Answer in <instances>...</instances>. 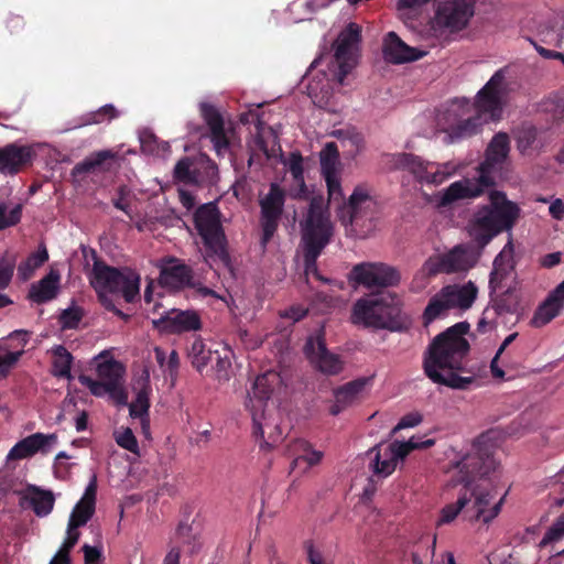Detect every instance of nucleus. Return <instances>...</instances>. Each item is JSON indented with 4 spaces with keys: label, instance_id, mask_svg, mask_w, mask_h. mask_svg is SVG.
<instances>
[{
    "label": "nucleus",
    "instance_id": "nucleus-1",
    "mask_svg": "<svg viewBox=\"0 0 564 564\" xmlns=\"http://www.w3.org/2000/svg\"><path fill=\"white\" fill-rule=\"evenodd\" d=\"M499 430H489L477 437L469 452H447L446 473L452 485H463L469 502L464 517L469 521L490 523L501 511L506 495L498 496L497 488L486 479L499 469L494 452L502 443Z\"/></svg>",
    "mask_w": 564,
    "mask_h": 564
},
{
    "label": "nucleus",
    "instance_id": "nucleus-2",
    "mask_svg": "<svg viewBox=\"0 0 564 564\" xmlns=\"http://www.w3.org/2000/svg\"><path fill=\"white\" fill-rule=\"evenodd\" d=\"M509 67L498 69L478 91L475 102L457 98L437 113V127L446 134L447 143L470 137L477 133L484 123L501 117L509 93Z\"/></svg>",
    "mask_w": 564,
    "mask_h": 564
},
{
    "label": "nucleus",
    "instance_id": "nucleus-3",
    "mask_svg": "<svg viewBox=\"0 0 564 564\" xmlns=\"http://www.w3.org/2000/svg\"><path fill=\"white\" fill-rule=\"evenodd\" d=\"M361 28L349 23L338 35L334 44V54L321 55L311 64L305 79L307 95L318 108L338 112L343 108L340 91L335 85L343 86L345 77L357 64Z\"/></svg>",
    "mask_w": 564,
    "mask_h": 564
},
{
    "label": "nucleus",
    "instance_id": "nucleus-4",
    "mask_svg": "<svg viewBox=\"0 0 564 564\" xmlns=\"http://www.w3.org/2000/svg\"><path fill=\"white\" fill-rule=\"evenodd\" d=\"M468 333L469 324L460 322L437 335L430 344L423 368L432 382L459 390L467 389L473 382L471 376L460 375L465 371L464 361L469 351Z\"/></svg>",
    "mask_w": 564,
    "mask_h": 564
},
{
    "label": "nucleus",
    "instance_id": "nucleus-5",
    "mask_svg": "<svg viewBox=\"0 0 564 564\" xmlns=\"http://www.w3.org/2000/svg\"><path fill=\"white\" fill-rule=\"evenodd\" d=\"M509 153V138L506 133H497L490 141L486 160L479 165L477 176L452 183L446 188L435 193L430 202L437 208H444L462 199L476 198L494 184V173L506 160Z\"/></svg>",
    "mask_w": 564,
    "mask_h": 564
},
{
    "label": "nucleus",
    "instance_id": "nucleus-6",
    "mask_svg": "<svg viewBox=\"0 0 564 564\" xmlns=\"http://www.w3.org/2000/svg\"><path fill=\"white\" fill-rule=\"evenodd\" d=\"M282 383L280 375L267 371L256 378L248 390L245 402L253 425V434L260 440V446L271 447L282 440V431L274 415V408L270 406L271 393Z\"/></svg>",
    "mask_w": 564,
    "mask_h": 564
},
{
    "label": "nucleus",
    "instance_id": "nucleus-7",
    "mask_svg": "<svg viewBox=\"0 0 564 564\" xmlns=\"http://www.w3.org/2000/svg\"><path fill=\"white\" fill-rule=\"evenodd\" d=\"M89 281L102 305L123 317L115 304V297L121 295L126 302H133L140 293V275L131 269H116L95 261Z\"/></svg>",
    "mask_w": 564,
    "mask_h": 564
},
{
    "label": "nucleus",
    "instance_id": "nucleus-8",
    "mask_svg": "<svg viewBox=\"0 0 564 564\" xmlns=\"http://www.w3.org/2000/svg\"><path fill=\"white\" fill-rule=\"evenodd\" d=\"M519 207L500 192L490 193V206L477 210L470 224V236L481 246L502 230H510L519 217Z\"/></svg>",
    "mask_w": 564,
    "mask_h": 564
},
{
    "label": "nucleus",
    "instance_id": "nucleus-9",
    "mask_svg": "<svg viewBox=\"0 0 564 564\" xmlns=\"http://www.w3.org/2000/svg\"><path fill=\"white\" fill-rule=\"evenodd\" d=\"M302 245L305 258V273L316 272V259L333 236V224L322 197H314L305 218L301 221Z\"/></svg>",
    "mask_w": 564,
    "mask_h": 564
},
{
    "label": "nucleus",
    "instance_id": "nucleus-10",
    "mask_svg": "<svg viewBox=\"0 0 564 564\" xmlns=\"http://www.w3.org/2000/svg\"><path fill=\"white\" fill-rule=\"evenodd\" d=\"M401 306L402 301L395 293L367 295L354 304L351 322L364 327L394 329Z\"/></svg>",
    "mask_w": 564,
    "mask_h": 564
},
{
    "label": "nucleus",
    "instance_id": "nucleus-11",
    "mask_svg": "<svg viewBox=\"0 0 564 564\" xmlns=\"http://www.w3.org/2000/svg\"><path fill=\"white\" fill-rule=\"evenodd\" d=\"M384 159L390 169L409 171L422 186H438L464 167L460 162L436 163L410 153L388 154Z\"/></svg>",
    "mask_w": 564,
    "mask_h": 564
},
{
    "label": "nucleus",
    "instance_id": "nucleus-12",
    "mask_svg": "<svg viewBox=\"0 0 564 564\" xmlns=\"http://www.w3.org/2000/svg\"><path fill=\"white\" fill-rule=\"evenodd\" d=\"M478 289L471 281L444 285L429 301L423 315L424 326H429L438 318L446 317L449 312H466L475 303Z\"/></svg>",
    "mask_w": 564,
    "mask_h": 564
},
{
    "label": "nucleus",
    "instance_id": "nucleus-13",
    "mask_svg": "<svg viewBox=\"0 0 564 564\" xmlns=\"http://www.w3.org/2000/svg\"><path fill=\"white\" fill-rule=\"evenodd\" d=\"M324 180L327 186L328 202L338 205V217L343 225L358 227L366 220H372L376 203L365 189L357 187L346 204L340 184V174L325 176Z\"/></svg>",
    "mask_w": 564,
    "mask_h": 564
},
{
    "label": "nucleus",
    "instance_id": "nucleus-14",
    "mask_svg": "<svg viewBox=\"0 0 564 564\" xmlns=\"http://www.w3.org/2000/svg\"><path fill=\"white\" fill-rule=\"evenodd\" d=\"M97 496V476L93 474L80 500L74 507L66 531V539L51 560L50 564H69V551L77 543L79 539L78 528L85 525L93 517L96 506Z\"/></svg>",
    "mask_w": 564,
    "mask_h": 564
},
{
    "label": "nucleus",
    "instance_id": "nucleus-15",
    "mask_svg": "<svg viewBox=\"0 0 564 564\" xmlns=\"http://www.w3.org/2000/svg\"><path fill=\"white\" fill-rule=\"evenodd\" d=\"M350 280L366 289L393 288L400 284V271L384 262H362L350 272Z\"/></svg>",
    "mask_w": 564,
    "mask_h": 564
},
{
    "label": "nucleus",
    "instance_id": "nucleus-16",
    "mask_svg": "<svg viewBox=\"0 0 564 564\" xmlns=\"http://www.w3.org/2000/svg\"><path fill=\"white\" fill-rule=\"evenodd\" d=\"M194 223L206 249L212 253L223 254L225 235L216 205L213 203L202 205L194 215Z\"/></svg>",
    "mask_w": 564,
    "mask_h": 564
},
{
    "label": "nucleus",
    "instance_id": "nucleus-17",
    "mask_svg": "<svg viewBox=\"0 0 564 564\" xmlns=\"http://www.w3.org/2000/svg\"><path fill=\"white\" fill-rule=\"evenodd\" d=\"M200 113L210 131V141L218 156H226L232 153L234 148L239 145L240 140L232 124H225L219 112L209 104L200 102Z\"/></svg>",
    "mask_w": 564,
    "mask_h": 564
},
{
    "label": "nucleus",
    "instance_id": "nucleus-18",
    "mask_svg": "<svg viewBox=\"0 0 564 564\" xmlns=\"http://www.w3.org/2000/svg\"><path fill=\"white\" fill-rule=\"evenodd\" d=\"M477 0H447L437 6L433 20L435 30L449 32L464 29L475 12Z\"/></svg>",
    "mask_w": 564,
    "mask_h": 564
},
{
    "label": "nucleus",
    "instance_id": "nucleus-19",
    "mask_svg": "<svg viewBox=\"0 0 564 564\" xmlns=\"http://www.w3.org/2000/svg\"><path fill=\"white\" fill-rule=\"evenodd\" d=\"M284 192L276 184H271L269 192L260 198L261 227L263 247L276 231L284 206Z\"/></svg>",
    "mask_w": 564,
    "mask_h": 564
},
{
    "label": "nucleus",
    "instance_id": "nucleus-20",
    "mask_svg": "<svg viewBox=\"0 0 564 564\" xmlns=\"http://www.w3.org/2000/svg\"><path fill=\"white\" fill-rule=\"evenodd\" d=\"M431 257L435 261L438 272L445 274L466 273L478 261V254L474 248L466 245H457L447 252Z\"/></svg>",
    "mask_w": 564,
    "mask_h": 564
},
{
    "label": "nucleus",
    "instance_id": "nucleus-21",
    "mask_svg": "<svg viewBox=\"0 0 564 564\" xmlns=\"http://www.w3.org/2000/svg\"><path fill=\"white\" fill-rule=\"evenodd\" d=\"M153 326L164 333H184L200 329L202 323L194 311L169 310L152 319Z\"/></svg>",
    "mask_w": 564,
    "mask_h": 564
},
{
    "label": "nucleus",
    "instance_id": "nucleus-22",
    "mask_svg": "<svg viewBox=\"0 0 564 564\" xmlns=\"http://www.w3.org/2000/svg\"><path fill=\"white\" fill-rule=\"evenodd\" d=\"M371 378H358L334 390V401L329 406L332 415H338L346 409L360 402L368 393Z\"/></svg>",
    "mask_w": 564,
    "mask_h": 564
},
{
    "label": "nucleus",
    "instance_id": "nucleus-23",
    "mask_svg": "<svg viewBox=\"0 0 564 564\" xmlns=\"http://www.w3.org/2000/svg\"><path fill=\"white\" fill-rule=\"evenodd\" d=\"M57 445L54 433H34L19 441L8 453L7 460H20L32 457L37 453L47 454Z\"/></svg>",
    "mask_w": 564,
    "mask_h": 564
},
{
    "label": "nucleus",
    "instance_id": "nucleus-24",
    "mask_svg": "<svg viewBox=\"0 0 564 564\" xmlns=\"http://www.w3.org/2000/svg\"><path fill=\"white\" fill-rule=\"evenodd\" d=\"M399 448L401 446L392 442L379 444L368 452V455L371 456L369 467L373 475L386 478L395 470L398 464L404 459Z\"/></svg>",
    "mask_w": 564,
    "mask_h": 564
},
{
    "label": "nucleus",
    "instance_id": "nucleus-25",
    "mask_svg": "<svg viewBox=\"0 0 564 564\" xmlns=\"http://www.w3.org/2000/svg\"><path fill=\"white\" fill-rule=\"evenodd\" d=\"M305 352L311 362L325 375H337L344 368L341 358L328 351L325 343L319 337L308 338Z\"/></svg>",
    "mask_w": 564,
    "mask_h": 564
},
{
    "label": "nucleus",
    "instance_id": "nucleus-26",
    "mask_svg": "<svg viewBox=\"0 0 564 564\" xmlns=\"http://www.w3.org/2000/svg\"><path fill=\"white\" fill-rule=\"evenodd\" d=\"M564 310V280L539 304L530 321L534 328H541L561 315Z\"/></svg>",
    "mask_w": 564,
    "mask_h": 564
},
{
    "label": "nucleus",
    "instance_id": "nucleus-27",
    "mask_svg": "<svg viewBox=\"0 0 564 564\" xmlns=\"http://www.w3.org/2000/svg\"><path fill=\"white\" fill-rule=\"evenodd\" d=\"M98 379L109 383L117 390H124V367L116 360L110 350H102L93 359Z\"/></svg>",
    "mask_w": 564,
    "mask_h": 564
},
{
    "label": "nucleus",
    "instance_id": "nucleus-28",
    "mask_svg": "<svg viewBox=\"0 0 564 564\" xmlns=\"http://www.w3.org/2000/svg\"><path fill=\"white\" fill-rule=\"evenodd\" d=\"M382 52L386 61L392 64L413 62L425 55V52L409 46L394 32L386 35Z\"/></svg>",
    "mask_w": 564,
    "mask_h": 564
},
{
    "label": "nucleus",
    "instance_id": "nucleus-29",
    "mask_svg": "<svg viewBox=\"0 0 564 564\" xmlns=\"http://www.w3.org/2000/svg\"><path fill=\"white\" fill-rule=\"evenodd\" d=\"M133 389L137 392L135 400L129 405L130 416L141 420V427L145 436L149 435V394H150V375L145 370L142 376L135 381Z\"/></svg>",
    "mask_w": 564,
    "mask_h": 564
},
{
    "label": "nucleus",
    "instance_id": "nucleus-30",
    "mask_svg": "<svg viewBox=\"0 0 564 564\" xmlns=\"http://www.w3.org/2000/svg\"><path fill=\"white\" fill-rule=\"evenodd\" d=\"M35 151L31 145L9 144L0 149V173L15 174L31 162Z\"/></svg>",
    "mask_w": 564,
    "mask_h": 564
},
{
    "label": "nucleus",
    "instance_id": "nucleus-31",
    "mask_svg": "<svg viewBox=\"0 0 564 564\" xmlns=\"http://www.w3.org/2000/svg\"><path fill=\"white\" fill-rule=\"evenodd\" d=\"M55 503V497L51 490L41 489L36 486H29L20 498V506L22 508H31L33 512L44 518L48 516Z\"/></svg>",
    "mask_w": 564,
    "mask_h": 564
},
{
    "label": "nucleus",
    "instance_id": "nucleus-32",
    "mask_svg": "<svg viewBox=\"0 0 564 564\" xmlns=\"http://www.w3.org/2000/svg\"><path fill=\"white\" fill-rule=\"evenodd\" d=\"M59 289L61 274L57 270L51 269L45 276L31 285L29 299L34 303L43 304L54 300Z\"/></svg>",
    "mask_w": 564,
    "mask_h": 564
},
{
    "label": "nucleus",
    "instance_id": "nucleus-33",
    "mask_svg": "<svg viewBox=\"0 0 564 564\" xmlns=\"http://www.w3.org/2000/svg\"><path fill=\"white\" fill-rule=\"evenodd\" d=\"M513 271V247L512 242L502 248L494 260V268L490 273L489 285L492 291L502 289L503 282L512 274Z\"/></svg>",
    "mask_w": 564,
    "mask_h": 564
},
{
    "label": "nucleus",
    "instance_id": "nucleus-34",
    "mask_svg": "<svg viewBox=\"0 0 564 564\" xmlns=\"http://www.w3.org/2000/svg\"><path fill=\"white\" fill-rule=\"evenodd\" d=\"M282 164L292 178L290 195L295 198L306 196L307 188L304 180V160L299 152H292L282 160Z\"/></svg>",
    "mask_w": 564,
    "mask_h": 564
},
{
    "label": "nucleus",
    "instance_id": "nucleus-35",
    "mask_svg": "<svg viewBox=\"0 0 564 564\" xmlns=\"http://www.w3.org/2000/svg\"><path fill=\"white\" fill-rule=\"evenodd\" d=\"M191 278V270L187 265L171 260L161 269L160 283L162 286L176 290L187 285Z\"/></svg>",
    "mask_w": 564,
    "mask_h": 564
},
{
    "label": "nucleus",
    "instance_id": "nucleus-36",
    "mask_svg": "<svg viewBox=\"0 0 564 564\" xmlns=\"http://www.w3.org/2000/svg\"><path fill=\"white\" fill-rule=\"evenodd\" d=\"M291 452L294 456L292 468L300 469L301 473H305L311 467L317 465L323 457L322 452L312 449L311 445L304 440L295 441Z\"/></svg>",
    "mask_w": 564,
    "mask_h": 564
},
{
    "label": "nucleus",
    "instance_id": "nucleus-37",
    "mask_svg": "<svg viewBox=\"0 0 564 564\" xmlns=\"http://www.w3.org/2000/svg\"><path fill=\"white\" fill-rule=\"evenodd\" d=\"M78 380L83 386L88 388L91 394L95 397L102 398L107 395L118 405L128 404V394L126 390H117L100 379L96 380L84 375L79 376Z\"/></svg>",
    "mask_w": 564,
    "mask_h": 564
},
{
    "label": "nucleus",
    "instance_id": "nucleus-38",
    "mask_svg": "<svg viewBox=\"0 0 564 564\" xmlns=\"http://www.w3.org/2000/svg\"><path fill=\"white\" fill-rule=\"evenodd\" d=\"M52 355V373L56 378H63L67 380H72L73 376L70 372L73 356L72 354L62 345H57L52 347L50 350Z\"/></svg>",
    "mask_w": 564,
    "mask_h": 564
},
{
    "label": "nucleus",
    "instance_id": "nucleus-39",
    "mask_svg": "<svg viewBox=\"0 0 564 564\" xmlns=\"http://www.w3.org/2000/svg\"><path fill=\"white\" fill-rule=\"evenodd\" d=\"M544 145L540 132L533 127L522 128L517 133V148L523 155L539 152Z\"/></svg>",
    "mask_w": 564,
    "mask_h": 564
},
{
    "label": "nucleus",
    "instance_id": "nucleus-40",
    "mask_svg": "<svg viewBox=\"0 0 564 564\" xmlns=\"http://www.w3.org/2000/svg\"><path fill=\"white\" fill-rule=\"evenodd\" d=\"M323 176L340 174L339 153L336 143L327 142L319 152Z\"/></svg>",
    "mask_w": 564,
    "mask_h": 564
},
{
    "label": "nucleus",
    "instance_id": "nucleus-41",
    "mask_svg": "<svg viewBox=\"0 0 564 564\" xmlns=\"http://www.w3.org/2000/svg\"><path fill=\"white\" fill-rule=\"evenodd\" d=\"M48 260V253L44 246H40L39 249L31 253L23 262L18 267V276L22 281L31 279L41 265Z\"/></svg>",
    "mask_w": 564,
    "mask_h": 564
},
{
    "label": "nucleus",
    "instance_id": "nucleus-42",
    "mask_svg": "<svg viewBox=\"0 0 564 564\" xmlns=\"http://www.w3.org/2000/svg\"><path fill=\"white\" fill-rule=\"evenodd\" d=\"M332 135L335 137L344 148H348L350 155L357 154L364 148V137L354 127L334 130Z\"/></svg>",
    "mask_w": 564,
    "mask_h": 564
},
{
    "label": "nucleus",
    "instance_id": "nucleus-43",
    "mask_svg": "<svg viewBox=\"0 0 564 564\" xmlns=\"http://www.w3.org/2000/svg\"><path fill=\"white\" fill-rule=\"evenodd\" d=\"M139 139L144 153L162 159H166L170 155L171 148L169 142L159 140L151 131L141 132Z\"/></svg>",
    "mask_w": 564,
    "mask_h": 564
},
{
    "label": "nucleus",
    "instance_id": "nucleus-44",
    "mask_svg": "<svg viewBox=\"0 0 564 564\" xmlns=\"http://www.w3.org/2000/svg\"><path fill=\"white\" fill-rule=\"evenodd\" d=\"M438 273L435 261L429 257L414 274L410 285L411 291L415 293L423 291L429 285L431 278Z\"/></svg>",
    "mask_w": 564,
    "mask_h": 564
},
{
    "label": "nucleus",
    "instance_id": "nucleus-45",
    "mask_svg": "<svg viewBox=\"0 0 564 564\" xmlns=\"http://www.w3.org/2000/svg\"><path fill=\"white\" fill-rule=\"evenodd\" d=\"M116 156L117 153L111 150L98 151L88 156L87 159H85L84 161L77 163L73 169V174L78 175L89 173L99 167L107 160H113Z\"/></svg>",
    "mask_w": 564,
    "mask_h": 564
},
{
    "label": "nucleus",
    "instance_id": "nucleus-46",
    "mask_svg": "<svg viewBox=\"0 0 564 564\" xmlns=\"http://www.w3.org/2000/svg\"><path fill=\"white\" fill-rule=\"evenodd\" d=\"M214 354L217 356L216 375L218 380H229L232 375V350L229 346L224 345L220 349H216Z\"/></svg>",
    "mask_w": 564,
    "mask_h": 564
},
{
    "label": "nucleus",
    "instance_id": "nucleus-47",
    "mask_svg": "<svg viewBox=\"0 0 564 564\" xmlns=\"http://www.w3.org/2000/svg\"><path fill=\"white\" fill-rule=\"evenodd\" d=\"M212 350L207 349L200 338H195L188 349V357L194 368L202 371L212 359Z\"/></svg>",
    "mask_w": 564,
    "mask_h": 564
},
{
    "label": "nucleus",
    "instance_id": "nucleus-48",
    "mask_svg": "<svg viewBox=\"0 0 564 564\" xmlns=\"http://www.w3.org/2000/svg\"><path fill=\"white\" fill-rule=\"evenodd\" d=\"M469 502V499L467 497L466 492H460L457 501L455 503L446 505L440 513V518L436 521V525H443L452 523L457 516L463 511V513L466 510V506Z\"/></svg>",
    "mask_w": 564,
    "mask_h": 564
},
{
    "label": "nucleus",
    "instance_id": "nucleus-49",
    "mask_svg": "<svg viewBox=\"0 0 564 564\" xmlns=\"http://www.w3.org/2000/svg\"><path fill=\"white\" fill-rule=\"evenodd\" d=\"M540 34L545 43L560 47L564 39L563 19H557L552 28H544Z\"/></svg>",
    "mask_w": 564,
    "mask_h": 564
},
{
    "label": "nucleus",
    "instance_id": "nucleus-50",
    "mask_svg": "<svg viewBox=\"0 0 564 564\" xmlns=\"http://www.w3.org/2000/svg\"><path fill=\"white\" fill-rule=\"evenodd\" d=\"M154 355L156 362L163 369L164 372L173 375L178 367V356L175 350H172L169 355L165 350L160 347L154 348Z\"/></svg>",
    "mask_w": 564,
    "mask_h": 564
},
{
    "label": "nucleus",
    "instance_id": "nucleus-51",
    "mask_svg": "<svg viewBox=\"0 0 564 564\" xmlns=\"http://www.w3.org/2000/svg\"><path fill=\"white\" fill-rule=\"evenodd\" d=\"M192 161L188 158L180 160L174 167V177L183 183L191 184L197 182V176L192 170Z\"/></svg>",
    "mask_w": 564,
    "mask_h": 564
},
{
    "label": "nucleus",
    "instance_id": "nucleus-52",
    "mask_svg": "<svg viewBox=\"0 0 564 564\" xmlns=\"http://www.w3.org/2000/svg\"><path fill=\"white\" fill-rule=\"evenodd\" d=\"M22 208L20 205L8 207L0 205V230L13 226L20 221Z\"/></svg>",
    "mask_w": 564,
    "mask_h": 564
},
{
    "label": "nucleus",
    "instance_id": "nucleus-53",
    "mask_svg": "<svg viewBox=\"0 0 564 564\" xmlns=\"http://www.w3.org/2000/svg\"><path fill=\"white\" fill-rule=\"evenodd\" d=\"M115 438L120 447L133 454H139V444L131 429L126 427L122 431L116 432Z\"/></svg>",
    "mask_w": 564,
    "mask_h": 564
},
{
    "label": "nucleus",
    "instance_id": "nucleus-54",
    "mask_svg": "<svg viewBox=\"0 0 564 564\" xmlns=\"http://www.w3.org/2000/svg\"><path fill=\"white\" fill-rule=\"evenodd\" d=\"M22 355V350L11 351L0 346V378L8 375L10 369L18 362Z\"/></svg>",
    "mask_w": 564,
    "mask_h": 564
},
{
    "label": "nucleus",
    "instance_id": "nucleus-55",
    "mask_svg": "<svg viewBox=\"0 0 564 564\" xmlns=\"http://www.w3.org/2000/svg\"><path fill=\"white\" fill-rule=\"evenodd\" d=\"M82 319V311L78 307L64 310L59 315V323L64 329L76 328Z\"/></svg>",
    "mask_w": 564,
    "mask_h": 564
},
{
    "label": "nucleus",
    "instance_id": "nucleus-56",
    "mask_svg": "<svg viewBox=\"0 0 564 564\" xmlns=\"http://www.w3.org/2000/svg\"><path fill=\"white\" fill-rule=\"evenodd\" d=\"M118 116L117 110L112 105H106L100 107L97 111L88 115V119L84 124L101 123L106 120L113 119Z\"/></svg>",
    "mask_w": 564,
    "mask_h": 564
},
{
    "label": "nucleus",
    "instance_id": "nucleus-57",
    "mask_svg": "<svg viewBox=\"0 0 564 564\" xmlns=\"http://www.w3.org/2000/svg\"><path fill=\"white\" fill-rule=\"evenodd\" d=\"M564 536V516L561 517L545 533L540 546L561 540Z\"/></svg>",
    "mask_w": 564,
    "mask_h": 564
},
{
    "label": "nucleus",
    "instance_id": "nucleus-58",
    "mask_svg": "<svg viewBox=\"0 0 564 564\" xmlns=\"http://www.w3.org/2000/svg\"><path fill=\"white\" fill-rule=\"evenodd\" d=\"M398 446H401L399 448L400 453L402 454L403 458H405L406 455H409L413 449L416 448H427L434 444L433 440H426L424 442H420L416 437H411L406 442H394Z\"/></svg>",
    "mask_w": 564,
    "mask_h": 564
},
{
    "label": "nucleus",
    "instance_id": "nucleus-59",
    "mask_svg": "<svg viewBox=\"0 0 564 564\" xmlns=\"http://www.w3.org/2000/svg\"><path fill=\"white\" fill-rule=\"evenodd\" d=\"M14 270V262L6 257L0 258V289L9 285Z\"/></svg>",
    "mask_w": 564,
    "mask_h": 564
},
{
    "label": "nucleus",
    "instance_id": "nucleus-60",
    "mask_svg": "<svg viewBox=\"0 0 564 564\" xmlns=\"http://www.w3.org/2000/svg\"><path fill=\"white\" fill-rule=\"evenodd\" d=\"M422 422V415L419 412H412L404 415L399 423L393 427L392 433L398 431L415 427Z\"/></svg>",
    "mask_w": 564,
    "mask_h": 564
},
{
    "label": "nucleus",
    "instance_id": "nucleus-61",
    "mask_svg": "<svg viewBox=\"0 0 564 564\" xmlns=\"http://www.w3.org/2000/svg\"><path fill=\"white\" fill-rule=\"evenodd\" d=\"M427 0H400L398 3V11L402 18H405L410 12L417 11Z\"/></svg>",
    "mask_w": 564,
    "mask_h": 564
},
{
    "label": "nucleus",
    "instance_id": "nucleus-62",
    "mask_svg": "<svg viewBox=\"0 0 564 564\" xmlns=\"http://www.w3.org/2000/svg\"><path fill=\"white\" fill-rule=\"evenodd\" d=\"M506 366V358L503 356L498 357V354L495 355L490 362V372L495 379L505 380L506 372L503 367Z\"/></svg>",
    "mask_w": 564,
    "mask_h": 564
},
{
    "label": "nucleus",
    "instance_id": "nucleus-63",
    "mask_svg": "<svg viewBox=\"0 0 564 564\" xmlns=\"http://www.w3.org/2000/svg\"><path fill=\"white\" fill-rule=\"evenodd\" d=\"M85 564H104L101 561V551L95 546L85 544L83 546Z\"/></svg>",
    "mask_w": 564,
    "mask_h": 564
},
{
    "label": "nucleus",
    "instance_id": "nucleus-64",
    "mask_svg": "<svg viewBox=\"0 0 564 564\" xmlns=\"http://www.w3.org/2000/svg\"><path fill=\"white\" fill-rule=\"evenodd\" d=\"M549 213L553 219L562 220L564 218V200L561 198H552Z\"/></svg>",
    "mask_w": 564,
    "mask_h": 564
}]
</instances>
